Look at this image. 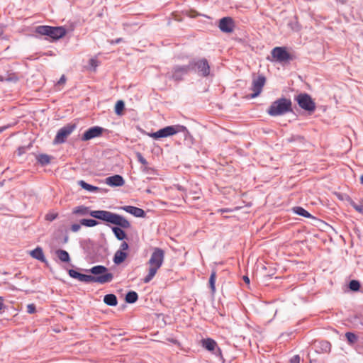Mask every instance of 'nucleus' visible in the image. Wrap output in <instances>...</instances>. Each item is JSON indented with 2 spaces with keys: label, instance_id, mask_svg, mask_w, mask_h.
<instances>
[{
  "label": "nucleus",
  "instance_id": "f257e3e1",
  "mask_svg": "<svg viewBox=\"0 0 363 363\" xmlns=\"http://www.w3.org/2000/svg\"><path fill=\"white\" fill-rule=\"evenodd\" d=\"M86 272L93 275L81 274L74 269H69L68 274L72 278L77 279L84 283L94 282L104 284L112 281L113 279V274L108 272V268L103 265L94 266L89 269H86Z\"/></svg>",
  "mask_w": 363,
  "mask_h": 363
},
{
  "label": "nucleus",
  "instance_id": "f03ea898",
  "mask_svg": "<svg viewBox=\"0 0 363 363\" xmlns=\"http://www.w3.org/2000/svg\"><path fill=\"white\" fill-rule=\"evenodd\" d=\"M164 259V251L160 247L153 248L152 253L148 261L150 265L147 274L143 278V282L149 283L152 280L157 270L162 267Z\"/></svg>",
  "mask_w": 363,
  "mask_h": 363
},
{
  "label": "nucleus",
  "instance_id": "7ed1b4c3",
  "mask_svg": "<svg viewBox=\"0 0 363 363\" xmlns=\"http://www.w3.org/2000/svg\"><path fill=\"white\" fill-rule=\"evenodd\" d=\"M291 101L286 98H280L272 103L267 113L271 116L284 115L292 111Z\"/></svg>",
  "mask_w": 363,
  "mask_h": 363
},
{
  "label": "nucleus",
  "instance_id": "20e7f679",
  "mask_svg": "<svg viewBox=\"0 0 363 363\" xmlns=\"http://www.w3.org/2000/svg\"><path fill=\"white\" fill-rule=\"evenodd\" d=\"M177 133H183L185 136L189 134V131L185 126L176 125L167 126L155 133H149L148 135L154 139H160L173 135Z\"/></svg>",
  "mask_w": 363,
  "mask_h": 363
},
{
  "label": "nucleus",
  "instance_id": "39448f33",
  "mask_svg": "<svg viewBox=\"0 0 363 363\" xmlns=\"http://www.w3.org/2000/svg\"><path fill=\"white\" fill-rule=\"evenodd\" d=\"M190 70L194 69L199 76L207 77L210 75L211 67L206 58L194 59L189 62Z\"/></svg>",
  "mask_w": 363,
  "mask_h": 363
},
{
  "label": "nucleus",
  "instance_id": "423d86ee",
  "mask_svg": "<svg viewBox=\"0 0 363 363\" xmlns=\"http://www.w3.org/2000/svg\"><path fill=\"white\" fill-rule=\"evenodd\" d=\"M36 32L43 35H48L53 39H59L66 34V30L62 27H52L49 26H39L36 28Z\"/></svg>",
  "mask_w": 363,
  "mask_h": 363
},
{
  "label": "nucleus",
  "instance_id": "0eeeda50",
  "mask_svg": "<svg viewBox=\"0 0 363 363\" xmlns=\"http://www.w3.org/2000/svg\"><path fill=\"white\" fill-rule=\"evenodd\" d=\"M267 59L272 62L279 63L289 62L294 58L286 50V47H275L271 51V58Z\"/></svg>",
  "mask_w": 363,
  "mask_h": 363
},
{
  "label": "nucleus",
  "instance_id": "6e6552de",
  "mask_svg": "<svg viewBox=\"0 0 363 363\" xmlns=\"http://www.w3.org/2000/svg\"><path fill=\"white\" fill-rule=\"evenodd\" d=\"M75 124H67L61 128L57 133L53 143L62 144L64 143L67 138L75 130Z\"/></svg>",
  "mask_w": 363,
  "mask_h": 363
},
{
  "label": "nucleus",
  "instance_id": "1a4fd4ad",
  "mask_svg": "<svg viewBox=\"0 0 363 363\" xmlns=\"http://www.w3.org/2000/svg\"><path fill=\"white\" fill-rule=\"evenodd\" d=\"M189 71L190 67L189 64L186 65H175L170 72H168L167 75L174 81H181L183 79L184 76L187 74Z\"/></svg>",
  "mask_w": 363,
  "mask_h": 363
},
{
  "label": "nucleus",
  "instance_id": "9d476101",
  "mask_svg": "<svg viewBox=\"0 0 363 363\" xmlns=\"http://www.w3.org/2000/svg\"><path fill=\"white\" fill-rule=\"evenodd\" d=\"M298 106L308 111L312 112L315 109V104L308 94H300L296 97Z\"/></svg>",
  "mask_w": 363,
  "mask_h": 363
},
{
  "label": "nucleus",
  "instance_id": "9b49d317",
  "mask_svg": "<svg viewBox=\"0 0 363 363\" xmlns=\"http://www.w3.org/2000/svg\"><path fill=\"white\" fill-rule=\"evenodd\" d=\"M266 79L264 76L259 75L257 78L253 79L252 88L253 93L251 94V98H255L262 92L263 86H264Z\"/></svg>",
  "mask_w": 363,
  "mask_h": 363
},
{
  "label": "nucleus",
  "instance_id": "f8f14e48",
  "mask_svg": "<svg viewBox=\"0 0 363 363\" xmlns=\"http://www.w3.org/2000/svg\"><path fill=\"white\" fill-rule=\"evenodd\" d=\"M104 128L100 126H93L87 129L82 135L81 139L82 141H87L98 137H100Z\"/></svg>",
  "mask_w": 363,
  "mask_h": 363
},
{
  "label": "nucleus",
  "instance_id": "ddd939ff",
  "mask_svg": "<svg viewBox=\"0 0 363 363\" xmlns=\"http://www.w3.org/2000/svg\"><path fill=\"white\" fill-rule=\"evenodd\" d=\"M201 346L216 356L221 354V350L218 347L217 342L211 338L203 339Z\"/></svg>",
  "mask_w": 363,
  "mask_h": 363
},
{
  "label": "nucleus",
  "instance_id": "4468645a",
  "mask_svg": "<svg viewBox=\"0 0 363 363\" xmlns=\"http://www.w3.org/2000/svg\"><path fill=\"white\" fill-rule=\"evenodd\" d=\"M234 21L230 17H223L219 21L218 28L223 33H232L234 30Z\"/></svg>",
  "mask_w": 363,
  "mask_h": 363
},
{
  "label": "nucleus",
  "instance_id": "2eb2a0df",
  "mask_svg": "<svg viewBox=\"0 0 363 363\" xmlns=\"http://www.w3.org/2000/svg\"><path fill=\"white\" fill-rule=\"evenodd\" d=\"M113 213L108 211L104 210H98V211H92L91 213V216L99 220H101L103 221H106L107 223L111 222L112 216Z\"/></svg>",
  "mask_w": 363,
  "mask_h": 363
},
{
  "label": "nucleus",
  "instance_id": "dca6fc26",
  "mask_svg": "<svg viewBox=\"0 0 363 363\" xmlns=\"http://www.w3.org/2000/svg\"><path fill=\"white\" fill-rule=\"evenodd\" d=\"M111 223L118 225L121 228H129L130 227V223L127 219L114 213Z\"/></svg>",
  "mask_w": 363,
  "mask_h": 363
},
{
  "label": "nucleus",
  "instance_id": "f3484780",
  "mask_svg": "<svg viewBox=\"0 0 363 363\" xmlns=\"http://www.w3.org/2000/svg\"><path fill=\"white\" fill-rule=\"evenodd\" d=\"M105 183L110 186H122L125 180L122 176L116 174L106 178Z\"/></svg>",
  "mask_w": 363,
  "mask_h": 363
},
{
  "label": "nucleus",
  "instance_id": "a211bd4d",
  "mask_svg": "<svg viewBox=\"0 0 363 363\" xmlns=\"http://www.w3.org/2000/svg\"><path fill=\"white\" fill-rule=\"evenodd\" d=\"M125 211L133 215L138 218H143L145 216V213L144 210L140 208L132 206H125L122 208Z\"/></svg>",
  "mask_w": 363,
  "mask_h": 363
},
{
  "label": "nucleus",
  "instance_id": "6ab92c4d",
  "mask_svg": "<svg viewBox=\"0 0 363 363\" xmlns=\"http://www.w3.org/2000/svg\"><path fill=\"white\" fill-rule=\"evenodd\" d=\"M91 211L89 207L82 205L74 208L72 213L77 216H91Z\"/></svg>",
  "mask_w": 363,
  "mask_h": 363
},
{
  "label": "nucleus",
  "instance_id": "aec40b11",
  "mask_svg": "<svg viewBox=\"0 0 363 363\" xmlns=\"http://www.w3.org/2000/svg\"><path fill=\"white\" fill-rule=\"evenodd\" d=\"M30 255L33 258L39 260L42 262H47L41 247H36L33 250L30 251Z\"/></svg>",
  "mask_w": 363,
  "mask_h": 363
},
{
  "label": "nucleus",
  "instance_id": "412c9836",
  "mask_svg": "<svg viewBox=\"0 0 363 363\" xmlns=\"http://www.w3.org/2000/svg\"><path fill=\"white\" fill-rule=\"evenodd\" d=\"M127 257V252L117 250L114 254L113 262L115 264L119 265L125 260Z\"/></svg>",
  "mask_w": 363,
  "mask_h": 363
},
{
  "label": "nucleus",
  "instance_id": "4be33fe9",
  "mask_svg": "<svg viewBox=\"0 0 363 363\" xmlns=\"http://www.w3.org/2000/svg\"><path fill=\"white\" fill-rule=\"evenodd\" d=\"M331 345L327 340H321L318 342V350L317 351L319 353H328L330 352Z\"/></svg>",
  "mask_w": 363,
  "mask_h": 363
},
{
  "label": "nucleus",
  "instance_id": "5701e85b",
  "mask_svg": "<svg viewBox=\"0 0 363 363\" xmlns=\"http://www.w3.org/2000/svg\"><path fill=\"white\" fill-rule=\"evenodd\" d=\"M78 184L83 189L86 190L89 192H96V191H99L101 189L100 188H99L97 186H93V185H91V184L86 183L84 180H79L78 182Z\"/></svg>",
  "mask_w": 363,
  "mask_h": 363
},
{
  "label": "nucleus",
  "instance_id": "b1692460",
  "mask_svg": "<svg viewBox=\"0 0 363 363\" xmlns=\"http://www.w3.org/2000/svg\"><path fill=\"white\" fill-rule=\"evenodd\" d=\"M104 302L110 306H116L118 303L117 297L113 294H106L104 297Z\"/></svg>",
  "mask_w": 363,
  "mask_h": 363
},
{
  "label": "nucleus",
  "instance_id": "393cba45",
  "mask_svg": "<svg viewBox=\"0 0 363 363\" xmlns=\"http://www.w3.org/2000/svg\"><path fill=\"white\" fill-rule=\"evenodd\" d=\"M55 253L60 261L63 262H69L70 261L69 255L66 250H57Z\"/></svg>",
  "mask_w": 363,
  "mask_h": 363
},
{
  "label": "nucleus",
  "instance_id": "a878e982",
  "mask_svg": "<svg viewBox=\"0 0 363 363\" xmlns=\"http://www.w3.org/2000/svg\"><path fill=\"white\" fill-rule=\"evenodd\" d=\"M138 295L134 291H128L125 295V301L128 303H134L138 301Z\"/></svg>",
  "mask_w": 363,
  "mask_h": 363
},
{
  "label": "nucleus",
  "instance_id": "bb28decb",
  "mask_svg": "<svg viewBox=\"0 0 363 363\" xmlns=\"http://www.w3.org/2000/svg\"><path fill=\"white\" fill-rule=\"evenodd\" d=\"M111 229L118 240H123V239L125 238V237H126L125 233L124 232L123 230H122V228H121L119 227L114 226V227H112Z\"/></svg>",
  "mask_w": 363,
  "mask_h": 363
},
{
  "label": "nucleus",
  "instance_id": "cd10ccee",
  "mask_svg": "<svg viewBox=\"0 0 363 363\" xmlns=\"http://www.w3.org/2000/svg\"><path fill=\"white\" fill-rule=\"evenodd\" d=\"M293 211L296 214H297L298 216H301L305 218H311L312 217V216L311 215V213L309 212H308L306 210H305L303 208H302L301 206H296V207L293 208Z\"/></svg>",
  "mask_w": 363,
  "mask_h": 363
},
{
  "label": "nucleus",
  "instance_id": "c85d7f7f",
  "mask_svg": "<svg viewBox=\"0 0 363 363\" xmlns=\"http://www.w3.org/2000/svg\"><path fill=\"white\" fill-rule=\"evenodd\" d=\"M80 223L82 225L86 227H94L98 225V222L94 219L84 218L80 220Z\"/></svg>",
  "mask_w": 363,
  "mask_h": 363
},
{
  "label": "nucleus",
  "instance_id": "c756f323",
  "mask_svg": "<svg viewBox=\"0 0 363 363\" xmlns=\"http://www.w3.org/2000/svg\"><path fill=\"white\" fill-rule=\"evenodd\" d=\"M38 162L42 165H45L50 162V157L46 154H41L38 157Z\"/></svg>",
  "mask_w": 363,
  "mask_h": 363
},
{
  "label": "nucleus",
  "instance_id": "7c9ffc66",
  "mask_svg": "<svg viewBox=\"0 0 363 363\" xmlns=\"http://www.w3.org/2000/svg\"><path fill=\"white\" fill-rule=\"evenodd\" d=\"M216 279V273L215 271H213L211 272L210 278H209V285H210L211 291L213 293H214L216 291V286H215Z\"/></svg>",
  "mask_w": 363,
  "mask_h": 363
},
{
  "label": "nucleus",
  "instance_id": "2f4dec72",
  "mask_svg": "<svg viewBox=\"0 0 363 363\" xmlns=\"http://www.w3.org/2000/svg\"><path fill=\"white\" fill-rule=\"evenodd\" d=\"M345 337H346L350 345L354 344V342H356L357 341V339H358L357 336L354 333H351V332L346 333Z\"/></svg>",
  "mask_w": 363,
  "mask_h": 363
},
{
  "label": "nucleus",
  "instance_id": "473e14b6",
  "mask_svg": "<svg viewBox=\"0 0 363 363\" xmlns=\"http://www.w3.org/2000/svg\"><path fill=\"white\" fill-rule=\"evenodd\" d=\"M125 107L124 102L121 100H119L116 102L115 106V112L117 115H121L122 111Z\"/></svg>",
  "mask_w": 363,
  "mask_h": 363
},
{
  "label": "nucleus",
  "instance_id": "72a5a7b5",
  "mask_svg": "<svg viewBox=\"0 0 363 363\" xmlns=\"http://www.w3.org/2000/svg\"><path fill=\"white\" fill-rule=\"evenodd\" d=\"M349 288L353 291H357L360 288V284L357 280H352L350 281Z\"/></svg>",
  "mask_w": 363,
  "mask_h": 363
},
{
  "label": "nucleus",
  "instance_id": "f704fd0d",
  "mask_svg": "<svg viewBox=\"0 0 363 363\" xmlns=\"http://www.w3.org/2000/svg\"><path fill=\"white\" fill-rule=\"evenodd\" d=\"M136 157H137V159H138V161L141 163L143 165H147V161L146 160V159L142 155L141 153L140 152H137L136 154Z\"/></svg>",
  "mask_w": 363,
  "mask_h": 363
},
{
  "label": "nucleus",
  "instance_id": "c9c22d12",
  "mask_svg": "<svg viewBox=\"0 0 363 363\" xmlns=\"http://www.w3.org/2000/svg\"><path fill=\"white\" fill-rule=\"evenodd\" d=\"M89 65L90 66L91 68H92L94 70H95V69L99 65V62H98V60L96 59L91 58V59L89 60Z\"/></svg>",
  "mask_w": 363,
  "mask_h": 363
},
{
  "label": "nucleus",
  "instance_id": "e433bc0d",
  "mask_svg": "<svg viewBox=\"0 0 363 363\" xmlns=\"http://www.w3.org/2000/svg\"><path fill=\"white\" fill-rule=\"evenodd\" d=\"M36 311V307L34 303H30L27 306V313L29 314H33Z\"/></svg>",
  "mask_w": 363,
  "mask_h": 363
},
{
  "label": "nucleus",
  "instance_id": "4c0bfd02",
  "mask_svg": "<svg viewBox=\"0 0 363 363\" xmlns=\"http://www.w3.org/2000/svg\"><path fill=\"white\" fill-rule=\"evenodd\" d=\"M351 206L359 213H363V205H358L354 202L351 203Z\"/></svg>",
  "mask_w": 363,
  "mask_h": 363
},
{
  "label": "nucleus",
  "instance_id": "58836bf2",
  "mask_svg": "<svg viewBox=\"0 0 363 363\" xmlns=\"http://www.w3.org/2000/svg\"><path fill=\"white\" fill-rule=\"evenodd\" d=\"M81 228V223H74L71 225L70 229L72 232L77 233Z\"/></svg>",
  "mask_w": 363,
  "mask_h": 363
},
{
  "label": "nucleus",
  "instance_id": "ea45409f",
  "mask_svg": "<svg viewBox=\"0 0 363 363\" xmlns=\"http://www.w3.org/2000/svg\"><path fill=\"white\" fill-rule=\"evenodd\" d=\"M128 249V244L126 242H123L119 248V251L125 252Z\"/></svg>",
  "mask_w": 363,
  "mask_h": 363
},
{
  "label": "nucleus",
  "instance_id": "a19ab883",
  "mask_svg": "<svg viewBox=\"0 0 363 363\" xmlns=\"http://www.w3.org/2000/svg\"><path fill=\"white\" fill-rule=\"evenodd\" d=\"M290 363H300V357L296 354L293 356L289 361Z\"/></svg>",
  "mask_w": 363,
  "mask_h": 363
},
{
  "label": "nucleus",
  "instance_id": "79ce46f5",
  "mask_svg": "<svg viewBox=\"0 0 363 363\" xmlns=\"http://www.w3.org/2000/svg\"><path fill=\"white\" fill-rule=\"evenodd\" d=\"M57 218V214H48L46 216V219L48 220L52 221Z\"/></svg>",
  "mask_w": 363,
  "mask_h": 363
},
{
  "label": "nucleus",
  "instance_id": "37998d69",
  "mask_svg": "<svg viewBox=\"0 0 363 363\" xmlns=\"http://www.w3.org/2000/svg\"><path fill=\"white\" fill-rule=\"evenodd\" d=\"M4 297L2 296H0V313L1 312V311L5 307V305H4Z\"/></svg>",
  "mask_w": 363,
  "mask_h": 363
},
{
  "label": "nucleus",
  "instance_id": "c03bdc74",
  "mask_svg": "<svg viewBox=\"0 0 363 363\" xmlns=\"http://www.w3.org/2000/svg\"><path fill=\"white\" fill-rule=\"evenodd\" d=\"M9 125L1 126L0 127V133L6 130Z\"/></svg>",
  "mask_w": 363,
  "mask_h": 363
},
{
  "label": "nucleus",
  "instance_id": "a18cd8bd",
  "mask_svg": "<svg viewBox=\"0 0 363 363\" xmlns=\"http://www.w3.org/2000/svg\"><path fill=\"white\" fill-rule=\"evenodd\" d=\"M65 82V76H62L61 78L60 79L59 82H58V84H62V83H64Z\"/></svg>",
  "mask_w": 363,
  "mask_h": 363
},
{
  "label": "nucleus",
  "instance_id": "49530a36",
  "mask_svg": "<svg viewBox=\"0 0 363 363\" xmlns=\"http://www.w3.org/2000/svg\"><path fill=\"white\" fill-rule=\"evenodd\" d=\"M243 280L245 281V282H246L247 284H249L250 283V279L248 278V277L247 276H244L243 277Z\"/></svg>",
  "mask_w": 363,
  "mask_h": 363
},
{
  "label": "nucleus",
  "instance_id": "de8ad7c7",
  "mask_svg": "<svg viewBox=\"0 0 363 363\" xmlns=\"http://www.w3.org/2000/svg\"><path fill=\"white\" fill-rule=\"evenodd\" d=\"M23 150H24V147H19L18 151V155H21L22 154V152H23Z\"/></svg>",
  "mask_w": 363,
  "mask_h": 363
},
{
  "label": "nucleus",
  "instance_id": "09e8293b",
  "mask_svg": "<svg viewBox=\"0 0 363 363\" xmlns=\"http://www.w3.org/2000/svg\"><path fill=\"white\" fill-rule=\"evenodd\" d=\"M220 212H223H223H229V211H230V210H229V209H228V208H223V209H220Z\"/></svg>",
  "mask_w": 363,
  "mask_h": 363
},
{
  "label": "nucleus",
  "instance_id": "8fccbe9b",
  "mask_svg": "<svg viewBox=\"0 0 363 363\" xmlns=\"http://www.w3.org/2000/svg\"><path fill=\"white\" fill-rule=\"evenodd\" d=\"M121 40H122L121 38H118V39L116 40L115 42H116V43H119Z\"/></svg>",
  "mask_w": 363,
  "mask_h": 363
},
{
  "label": "nucleus",
  "instance_id": "3c124183",
  "mask_svg": "<svg viewBox=\"0 0 363 363\" xmlns=\"http://www.w3.org/2000/svg\"><path fill=\"white\" fill-rule=\"evenodd\" d=\"M360 182L363 185V174L360 177Z\"/></svg>",
  "mask_w": 363,
  "mask_h": 363
},
{
  "label": "nucleus",
  "instance_id": "603ef678",
  "mask_svg": "<svg viewBox=\"0 0 363 363\" xmlns=\"http://www.w3.org/2000/svg\"><path fill=\"white\" fill-rule=\"evenodd\" d=\"M19 275H20V274H16L15 275V277H18V276H19Z\"/></svg>",
  "mask_w": 363,
  "mask_h": 363
}]
</instances>
